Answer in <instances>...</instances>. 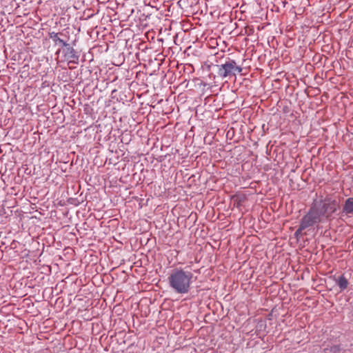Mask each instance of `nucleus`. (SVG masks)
<instances>
[{
	"label": "nucleus",
	"mask_w": 353,
	"mask_h": 353,
	"mask_svg": "<svg viewBox=\"0 0 353 353\" xmlns=\"http://www.w3.org/2000/svg\"><path fill=\"white\" fill-rule=\"evenodd\" d=\"M340 208L339 201L330 195L314 199L308 212L303 216L305 226L314 225L323 219L330 220L332 216Z\"/></svg>",
	"instance_id": "obj_1"
},
{
	"label": "nucleus",
	"mask_w": 353,
	"mask_h": 353,
	"mask_svg": "<svg viewBox=\"0 0 353 353\" xmlns=\"http://www.w3.org/2000/svg\"><path fill=\"white\" fill-rule=\"evenodd\" d=\"M193 274L183 268H174L168 276L170 286L179 294H186L190 290Z\"/></svg>",
	"instance_id": "obj_2"
},
{
	"label": "nucleus",
	"mask_w": 353,
	"mask_h": 353,
	"mask_svg": "<svg viewBox=\"0 0 353 353\" xmlns=\"http://www.w3.org/2000/svg\"><path fill=\"white\" fill-rule=\"evenodd\" d=\"M217 74L219 77L225 78L230 76H235L241 73L243 68L236 62L230 58H227L222 64L217 65Z\"/></svg>",
	"instance_id": "obj_3"
},
{
	"label": "nucleus",
	"mask_w": 353,
	"mask_h": 353,
	"mask_svg": "<svg viewBox=\"0 0 353 353\" xmlns=\"http://www.w3.org/2000/svg\"><path fill=\"white\" fill-rule=\"evenodd\" d=\"M65 48L63 50V52L64 53L65 59L66 61H69L70 62H76L79 59V56L76 54V52L74 49L68 43L67 46H65Z\"/></svg>",
	"instance_id": "obj_4"
},
{
	"label": "nucleus",
	"mask_w": 353,
	"mask_h": 353,
	"mask_svg": "<svg viewBox=\"0 0 353 353\" xmlns=\"http://www.w3.org/2000/svg\"><path fill=\"white\" fill-rule=\"evenodd\" d=\"M343 211L345 214L353 213V197L348 198L345 201Z\"/></svg>",
	"instance_id": "obj_5"
},
{
	"label": "nucleus",
	"mask_w": 353,
	"mask_h": 353,
	"mask_svg": "<svg viewBox=\"0 0 353 353\" xmlns=\"http://www.w3.org/2000/svg\"><path fill=\"white\" fill-rule=\"evenodd\" d=\"M49 37L53 40L55 43H59L63 46H67L68 43L64 41L63 39L59 37V34L54 32H52L49 33Z\"/></svg>",
	"instance_id": "obj_6"
},
{
	"label": "nucleus",
	"mask_w": 353,
	"mask_h": 353,
	"mask_svg": "<svg viewBox=\"0 0 353 353\" xmlns=\"http://www.w3.org/2000/svg\"><path fill=\"white\" fill-rule=\"evenodd\" d=\"M337 284L341 290H344L347 288L348 281L343 275H341L337 280Z\"/></svg>",
	"instance_id": "obj_7"
},
{
	"label": "nucleus",
	"mask_w": 353,
	"mask_h": 353,
	"mask_svg": "<svg viewBox=\"0 0 353 353\" xmlns=\"http://www.w3.org/2000/svg\"><path fill=\"white\" fill-rule=\"evenodd\" d=\"M303 221H303V216L301 220V221H300V224H299V228L296 230V232L294 233L295 236H298L299 234H301L303 230L313 226V225L305 226L304 224H303L304 223Z\"/></svg>",
	"instance_id": "obj_8"
},
{
	"label": "nucleus",
	"mask_w": 353,
	"mask_h": 353,
	"mask_svg": "<svg viewBox=\"0 0 353 353\" xmlns=\"http://www.w3.org/2000/svg\"><path fill=\"white\" fill-rule=\"evenodd\" d=\"M329 350L332 353H339L341 350V345H334Z\"/></svg>",
	"instance_id": "obj_9"
},
{
	"label": "nucleus",
	"mask_w": 353,
	"mask_h": 353,
	"mask_svg": "<svg viewBox=\"0 0 353 353\" xmlns=\"http://www.w3.org/2000/svg\"><path fill=\"white\" fill-rule=\"evenodd\" d=\"M304 92H305V93L307 94V96H310V90L305 89Z\"/></svg>",
	"instance_id": "obj_10"
},
{
	"label": "nucleus",
	"mask_w": 353,
	"mask_h": 353,
	"mask_svg": "<svg viewBox=\"0 0 353 353\" xmlns=\"http://www.w3.org/2000/svg\"><path fill=\"white\" fill-rule=\"evenodd\" d=\"M316 90L318 91V93H316V94H319V93H320V89H318V90Z\"/></svg>",
	"instance_id": "obj_11"
},
{
	"label": "nucleus",
	"mask_w": 353,
	"mask_h": 353,
	"mask_svg": "<svg viewBox=\"0 0 353 353\" xmlns=\"http://www.w3.org/2000/svg\"><path fill=\"white\" fill-rule=\"evenodd\" d=\"M288 107H285V108H283L284 111H287Z\"/></svg>",
	"instance_id": "obj_12"
},
{
	"label": "nucleus",
	"mask_w": 353,
	"mask_h": 353,
	"mask_svg": "<svg viewBox=\"0 0 353 353\" xmlns=\"http://www.w3.org/2000/svg\"><path fill=\"white\" fill-rule=\"evenodd\" d=\"M288 107H285V108H283L284 111H287Z\"/></svg>",
	"instance_id": "obj_13"
},
{
	"label": "nucleus",
	"mask_w": 353,
	"mask_h": 353,
	"mask_svg": "<svg viewBox=\"0 0 353 353\" xmlns=\"http://www.w3.org/2000/svg\"><path fill=\"white\" fill-rule=\"evenodd\" d=\"M288 107H285V108H283L284 111H287Z\"/></svg>",
	"instance_id": "obj_14"
}]
</instances>
